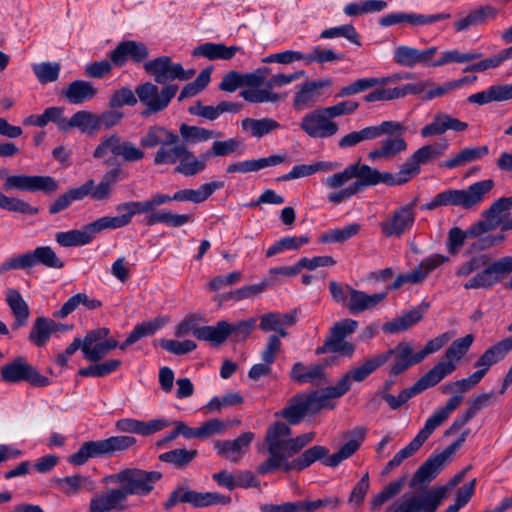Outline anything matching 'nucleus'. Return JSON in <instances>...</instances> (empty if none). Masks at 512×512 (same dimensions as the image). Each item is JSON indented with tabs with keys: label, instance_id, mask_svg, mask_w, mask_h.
Here are the masks:
<instances>
[{
	"label": "nucleus",
	"instance_id": "f257e3e1",
	"mask_svg": "<svg viewBox=\"0 0 512 512\" xmlns=\"http://www.w3.org/2000/svg\"><path fill=\"white\" fill-rule=\"evenodd\" d=\"M290 435L291 429L284 422L277 421L268 427L264 445L269 457L258 465L259 474L266 475L277 470L303 471L317 460L328 456L329 450L326 447L315 445L304 450L293 460H289L314 440L315 432L304 433L294 438H289Z\"/></svg>",
	"mask_w": 512,
	"mask_h": 512
},
{
	"label": "nucleus",
	"instance_id": "f03ea898",
	"mask_svg": "<svg viewBox=\"0 0 512 512\" xmlns=\"http://www.w3.org/2000/svg\"><path fill=\"white\" fill-rule=\"evenodd\" d=\"M378 177L379 171L369 165H360L359 162L348 165L343 171L327 177L323 184L330 189H338L352 178H356V180L339 191L330 193L328 201L333 204H340L365 188L377 185Z\"/></svg>",
	"mask_w": 512,
	"mask_h": 512
},
{
	"label": "nucleus",
	"instance_id": "7ed1b4c3",
	"mask_svg": "<svg viewBox=\"0 0 512 512\" xmlns=\"http://www.w3.org/2000/svg\"><path fill=\"white\" fill-rule=\"evenodd\" d=\"M391 358L392 362L388 366L390 376L400 375L411 366L420 363L416 361L417 356L413 354L412 346L407 342H400L394 348L372 355L366 358L360 365L354 366L357 378H360L363 382Z\"/></svg>",
	"mask_w": 512,
	"mask_h": 512
},
{
	"label": "nucleus",
	"instance_id": "20e7f679",
	"mask_svg": "<svg viewBox=\"0 0 512 512\" xmlns=\"http://www.w3.org/2000/svg\"><path fill=\"white\" fill-rule=\"evenodd\" d=\"M494 186L492 179H485L471 184L466 189H448L423 204L421 209L431 211L441 206H456L470 210L481 204Z\"/></svg>",
	"mask_w": 512,
	"mask_h": 512
},
{
	"label": "nucleus",
	"instance_id": "39448f33",
	"mask_svg": "<svg viewBox=\"0 0 512 512\" xmlns=\"http://www.w3.org/2000/svg\"><path fill=\"white\" fill-rule=\"evenodd\" d=\"M448 491V487L438 486L427 491L405 494L387 512H436Z\"/></svg>",
	"mask_w": 512,
	"mask_h": 512
},
{
	"label": "nucleus",
	"instance_id": "423d86ee",
	"mask_svg": "<svg viewBox=\"0 0 512 512\" xmlns=\"http://www.w3.org/2000/svg\"><path fill=\"white\" fill-rule=\"evenodd\" d=\"M161 478L162 474L158 471L129 468L110 475L107 479L113 483L122 484L121 488L128 497L129 495H148L154 489V484Z\"/></svg>",
	"mask_w": 512,
	"mask_h": 512
},
{
	"label": "nucleus",
	"instance_id": "0eeeda50",
	"mask_svg": "<svg viewBox=\"0 0 512 512\" xmlns=\"http://www.w3.org/2000/svg\"><path fill=\"white\" fill-rule=\"evenodd\" d=\"M177 91L178 86L173 84L166 85L162 89L151 82L138 85L135 94L141 104L145 106L142 116L147 117L166 109Z\"/></svg>",
	"mask_w": 512,
	"mask_h": 512
},
{
	"label": "nucleus",
	"instance_id": "6e6552de",
	"mask_svg": "<svg viewBox=\"0 0 512 512\" xmlns=\"http://www.w3.org/2000/svg\"><path fill=\"white\" fill-rule=\"evenodd\" d=\"M470 434V429L464 430L460 437L447 446L441 453L429 457L414 473L410 486L431 482L443 469L445 462L461 447Z\"/></svg>",
	"mask_w": 512,
	"mask_h": 512
},
{
	"label": "nucleus",
	"instance_id": "1a4fd4ad",
	"mask_svg": "<svg viewBox=\"0 0 512 512\" xmlns=\"http://www.w3.org/2000/svg\"><path fill=\"white\" fill-rule=\"evenodd\" d=\"M474 341V336L468 334L452 342L447 348L442 360H440L426 375H431L435 385L440 383L446 376L450 375L457 368V363L470 349Z\"/></svg>",
	"mask_w": 512,
	"mask_h": 512
},
{
	"label": "nucleus",
	"instance_id": "9d476101",
	"mask_svg": "<svg viewBox=\"0 0 512 512\" xmlns=\"http://www.w3.org/2000/svg\"><path fill=\"white\" fill-rule=\"evenodd\" d=\"M144 69L158 84H166L176 79L186 81L195 75L194 69L185 70L180 63H173L168 56L145 62Z\"/></svg>",
	"mask_w": 512,
	"mask_h": 512
},
{
	"label": "nucleus",
	"instance_id": "9b49d317",
	"mask_svg": "<svg viewBox=\"0 0 512 512\" xmlns=\"http://www.w3.org/2000/svg\"><path fill=\"white\" fill-rule=\"evenodd\" d=\"M415 215L414 203L403 205L395 209L380 223V230L385 237L399 238L412 229Z\"/></svg>",
	"mask_w": 512,
	"mask_h": 512
},
{
	"label": "nucleus",
	"instance_id": "f8f14e48",
	"mask_svg": "<svg viewBox=\"0 0 512 512\" xmlns=\"http://www.w3.org/2000/svg\"><path fill=\"white\" fill-rule=\"evenodd\" d=\"M2 379L13 383L26 381L36 387L49 385L48 378L41 375L32 365L21 357L2 368Z\"/></svg>",
	"mask_w": 512,
	"mask_h": 512
},
{
	"label": "nucleus",
	"instance_id": "ddd939ff",
	"mask_svg": "<svg viewBox=\"0 0 512 512\" xmlns=\"http://www.w3.org/2000/svg\"><path fill=\"white\" fill-rule=\"evenodd\" d=\"M300 128L312 138L332 137L339 130L338 124L331 120L325 108L306 114L301 120Z\"/></svg>",
	"mask_w": 512,
	"mask_h": 512
},
{
	"label": "nucleus",
	"instance_id": "4468645a",
	"mask_svg": "<svg viewBox=\"0 0 512 512\" xmlns=\"http://www.w3.org/2000/svg\"><path fill=\"white\" fill-rule=\"evenodd\" d=\"M358 326L356 320L347 318L336 322L330 329V335L327 339V346H330L331 353H339L342 356L351 358L356 350V346L346 341L345 338L352 334Z\"/></svg>",
	"mask_w": 512,
	"mask_h": 512
},
{
	"label": "nucleus",
	"instance_id": "2eb2a0df",
	"mask_svg": "<svg viewBox=\"0 0 512 512\" xmlns=\"http://www.w3.org/2000/svg\"><path fill=\"white\" fill-rule=\"evenodd\" d=\"M448 261V257L440 254H434L421 261V263L412 271L399 274L394 282L387 286V290H398L405 284H417L422 282L428 274L434 269Z\"/></svg>",
	"mask_w": 512,
	"mask_h": 512
},
{
	"label": "nucleus",
	"instance_id": "dca6fc26",
	"mask_svg": "<svg viewBox=\"0 0 512 512\" xmlns=\"http://www.w3.org/2000/svg\"><path fill=\"white\" fill-rule=\"evenodd\" d=\"M509 260H505V258H501L487 267H485L481 272L474 275L470 278L465 284V289H489L498 282L501 281L502 277L509 272L510 267L507 263Z\"/></svg>",
	"mask_w": 512,
	"mask_h": 512
},
{
	"label": "nucleus",
	"instance_id": "f3484780",
	"mask_svg": "<svg viewBox=\"0 0 512 512\" xmlns=\"http://www.w3.org/2000/svg\"><path fill=\"white\" fill-rule=\"evenodd\" d=\"M331 85V79L311 80L302 83L293 97V108L303 111L315 106L322 98L321 90Z\"/></svg>",
	"mask_w": 512,
	"mask_h": 512
},
{
	"label": "nucleus",
	"instance_id": "a211bd4d",
	"mask_svg": "<svg viewBox=\"0 0 512 512\" xmlns=\"http://www.w3.org/2000/svg\"><path fill=\"white\" fill-rule=\"evenodd\" d=\"M448 147L449 144L447 142H434L420 147L411 154L404 164L409 170L412 178L420 173L421 165H426L439 159L446 153Z\"/></svg>",
	"mask_w": 512,
	"mask_h": 512
},
{
	"label": "nucleus",
	"instance_id": "6ab92c4d",
	"mask_svg": "<svg viewBox=\"0 0 512 512\" xmlns=\"http://www.w3.org/2000/svg\"><path fill=\"white\" fill-rule=\"evenodd\" d=\"M462 395L452 396L446 405L439 410L435 411L425 422L424 427L418 432L414 439L422 446L431 434L440 427L449 416L459 407L462 403Z\"/></svg>",
	"mask_w": 512,
	"mask_h": 512
},
{
	"label": "nucleus",
	"instance_id": "aec40b11",
	"mask_svg": "<svg viewBox=\"0 0 512 512\" xmlns=\"http://www.w3.org/2000/svg\"><path fill=\"white\" fill-rule=\"evenodd\" d=\"M462 395L452 396L446 405L439 410L435 411L425 422L424 427L418 432L414 439L422 446L431 434L440 427L449 416L459 407L462 403Z\"/></svg>",
	"mask_w": 512,
	"mask_h": 512
},
{
	"label": "nucleus",
	"instance_id": "412c9836",
	"mask_svg": "<svg viewBox=\"0 0 512 512\" xmlns=\"http://www.w3.org/2000/svg\"><path fill=\"white\" fill-rule=\"evenodd\" d=\"M352 382H362L360 378H357V372L354 366L346 372L334 386L322 390H315L313 394L316 396L323 409L332 410L335 405L331 400L346 394L350 390Z\"/></svg>",
	"mask_w": 512,
	"mask_h": 512
},
{
	"label": "nucleus",
	"instance_id": "4be33fe9",
	"mask_svg": "<svg viewBox=\"0 0 512 512\" xmlns=\"http://www.w3.org/2000/svg\"><path fill=\"white\" fill-rule=\"evenodd\" d=\"M254 439V433L245 432L234 440H217L214 442V449L222 458L231 463H238L247 452Z\"/></svg>",
	"mask_w": 512,
	"mask_h": 512
},
{
	"label": "nucleus",
	"instance_id": "5701e85b",
	"mask_svg": "<svg viewBox=\"0 0 512 512\" xmlns=\"http://www.w3.org/2000/svg\"><path fill=\"white\" fill-rule=\"evenodd\" d=\"M127 496L122 488H109L101 494L90 499L87 512H110L113 510H124L126 508Z\"/></svg>",
	"mask_w": 512,
	"mask_h": 512
},
{
	"label": "nucleus",
	"instance_id": "b1692460",
	"mask_svg": "<svg viewBox=\"0 0 512 512\" xmlns=\"http://www.w3.org/2000/svg\"><path fill=\"white\" fill-rule=\"evenodd\" d=\"M468 128V124L464 121L454 118L445 112H437L431 123L425 125L420 134L423 138L440 136L448 130L455 132H463Z\"/></svg>",
	"mask_w": 512,
	"mask_h": 512
},
{
	"label": "nucleus",
	"instance_id": "393cba45",
	"mask_svg": "<svg viewBox=\"0 0 512 512\" xmlns=\"http://www.w3.org/2000/svg\"><path fill=\"white\" fill-rule=\"evenodd\" d=\"M438 52L437 47L419 50L409 46H399L395 49L394 60L397 64L412 68L418 64L432 66V58Z\"/></svg>",
	"mask_w": 512,
	"mask_h": 512
},
{
	"label": "nucleus",
	"instance_id": "a878e982",
	"mask_svg": "<svg viewBox=\"0 0 512 512\" xmlns=\"http://www.w3.org/2000/svg\"><path fill=\"white\" fill-rule=\"evenodd\" d=\"M149 56V51L144 43L136 41H123L110 53L111 62L121 67L130 58L136 63L142 62Z\"/></svg>",
	"mask_w": 512,
	"mask_h": 512
},
{
	"label": "nucleus",
	"instance_id": "bb28decb",
	"mask_svg": "<svg viewBox=\"0 0 512 512\" xmlns=\"http://www.w3.org/2000/svg\"><path fill=\"white\" fill-rule=\"evenodd\" d=\"M511 209L512 198L502 197L495 201L489 209L484 212L486 220L478 222L484 224V234L494 230L498 226L502 227Z\"/></svg>",
	"mask_w": 512,
	"mask_h": 512
},
{
	"label": "nucleus",
	"instance_id": "cd10ccee",
	"mask_svg": "<svg viewBox=\"0 0 512 512\" xmlns=\"http://www.w3.org/2000/svg\"><path fill=\"white\" fill-rule=\"evenodd\" d=\"M5 300L14 317L11 329L18 330L26 326L30 317V309L20 292L17 289H7Z\"/></svg>",
	"mask_w": 512,
	"mask_h": 512
},
{
	"label": "nucleus",
	"instance_id": "c85d7f7f",
	"mask_svg": "<svg viewBox=\"0 0 512 512\" xmlns=\"http://www.w3.org/2000/svg\"><path fill=\"white\" fill-rule=\"evenodd\" d=\"M431 375L424 374L420 377L411 387L402 390L398 396H393L389 393H385L383 395V399L388 403L391 409L396 410L400 408L404 403H406L413 396L422 393L426 389L430 387H434L435 381Z\"/></svg>",
	"mask_w": 512,
	"mask_h": 512
},
{
	"label": "nucleus",
	"instance_id": "c756f323",
	"mask_svg": "<svg viewBox=\"0 0 512 512\" xmlns=\"http://www.w3.org/2000/svg\"><path fill=\"white\" fill-rule=\"evenodd\" d=\"M387 291L367 294L361 290H351V297L348 300L346 307L351 314H359L366 310H371L378 306L387 298Z\"/></svg>",
	"mask_w": 512,
	"mask_h": 512
},
{
	"label": "nucleus",
	"instance_id": "7c9ffc66",
	"mask_svg": "<svg viewBox=\"0 0 512 512\" xmlns=\"http://www.w3.org/2000/svg\"><path fill=\"white\" fill-rule=\"evenodd\" d=\"M290 377L299 384L311 383L313 385H321L328 382L323 366H305L301 362H297L292 366Z\"/></svg>",
	"mask_w": 512,
	"mask_h": 512
},
{
	"label": "nucleus",
	"instance_id": "2f4dec72",
	"mask_svg": "<svg viewBox=\"0 0 512 512\" xmlns=\"http://www.w3.org/2000/svg\"><path fill=\"white\" fill-rule=\"evenodd\" d=\"M408 149V143L403 137H388L381 141L380 146L368 153V159L376 160H392L397 155Z\"/></svg>",
	"mask_w": 512,
	"mask_h": 512
},
{
	"label": "nucleus",
	"instance_id": "473e14b6",
	"mask_svg": "<svg viewBox=\"0 0 512 512\" xmlns=\"http://www.w3.org/2000/svg\"><path fill=\"white\" fill-rule=\"evenodd\" d=\"M242 51L239 46H226L223 43L206 42L193 50V56H201L210 61L230 60L236 53Z\"/></svg>",
	"mask_w": 512,
	"mask_h": 512
},
{
	"label": "nucleus",
	"instance_id": "72a5a7b5",
	"mask_svg": "<svg viewBox=\"0 0 512 512\" xmlns=\"http://www.w3.org/2000/svg\"><path fill=\"white\" fill-rule=\"evenodd\" d=\"M56 486L66 496H73L83 491H94L95 481L89 476L74 474L57 479Z\"/></svg>",
	"mask_w": 512,
	"mask_h": 512
},
{
	"label": "nucleus",
	"instance_id": "f704fd0d",
	"mask_svg": "<svg viewBox=\"0 0 512 512\" xmlns=\"http://www.w3.org/2000/svg\"><path fill=\"white\" fill-rule=\"evenodd\" d=\"M179 141L178 135L160 125L150 126L140 139L142 148H155L165 144H176Z\"/></svg>",
	"mask_w": 512,
	"mask_h": 512
},
{
	"label": "nucleus",
	"instance_id": "c9c22d12",
	"mask_svg": "<svg viewBox=\"0 0 512 512\" xmlns=\"http://www.w3.org/2000/svg\"><path fill=\"white\" fill-rule=\"evenodd\" d=\"M207 160L205 152L200 157H197L185 145L179 162L175 167V172L186 177L195 176L205 170Z\"/></svg>",
	"mask_w": 512,
	"mask_h": 512
},
{
	"label": "nucleus",
	"instance_id": "e433bc0d",
	"mask_svg": "<svg viewBox=\"0 0 512 512\" xmlns=\"http://www.w3.org/2000/svg\"><path fill=\"white\" fill-rule=\"evenodd\" d=\"M224 187L223 181H212L202 184L198 189H183L174 193V201L201 203L208 199L216 190Z\"/></svg>",
	"mask_w": 512,
	"mask_h": 512
},
{
	"label": "nucleus",
	"instance_id": "4c0bfd02",
	"mask_svg": "<svg viewBox=\"0 0 512 512\" xmlns=\"http://www.w3.org/2000/svg\"><path fill=\"white\" fill-rule=\"evenodd\" d=\"M97 93V89L92 83L84 80H75L68 84L61 91V95L71 104H82L92 99Z\"/></svg>",
	"mask_w": 512,
	"mask_h": 512
},
{
	"label": "nucleus",
	"instance_id": "58836bf2",
	"mask_svg": "<svg viewBox=\"0 0 512 512\" xmlns=\"http://www.w3.org/2000/svg\"><path fill=\"white\" fill-rule=\"evenodd\" d=\"M59 325L52 319L37 317L32 325L28 339L36 347H43L47 344L54 332H59Z\"/></svg>",
	"mask_w": 512,
	"mask_h": 512
},
{
	"label": "nucleus",
	"instance_id": "ea45409f",
	"mask_svg": "<svg viewBox=\"0 0 512 512\" xmlns=\"http://www.w3.org/2000/svg\"><path fill=\"white\" fill-rule=\"evenodd\" d=\"M489 153L487 145L477 147H466L460 150L453 157L440 163V167L446 169H455L460 166L475 162Z\"/></svg>",
	"mask_w": 512,
	"mask_h": 512
},
{
	"label": "nucleus",
	"instance_id": "a19ab883",
	"mask_svg": "<svg viewBox=\"0 0 512 512\" xmlns=\"http://www.w3.org/2000/svg\"><path fill=\"white\" fill-rule=\"evenodd\" d=\"M512 350V337L505 338L489 347L476 361L475 367L489 368L500 362Z\"/></svg>",
	"mask_w": 512,
	"mask_h": 512
},
{
	"label": "nucleus",
	"instance_id": "79ce46f5",
	"mask_svg": "<svg viewBox=\"0 0 512 512\" xmlns=\"http://www.w3.org/2000/svg\"><path fill=\"white\" fill-rule=\"evenodd\" d=\"M94 235L90 224L82 229H73L66 232H58L55 235L56 242L63 247L82 246L90 243Z\"/></svg>",
	"mask_w": 512,
	"mask_h": 512
},
{
	"label": "nucleus",
	"instance_id": "37998d69",
	"mask_svg": "<svg viewBox=\"0 0 512 512\" xmlns=\"http://www.w3.org/2000/svg\"><path fill=\"white\" fill-rule=\"evenodd\" d=\"M484 224L475 223L466 231L461 230L459 227H453L448 233V251L456 253L460 247L463 246L467 238L479 237L484 234Z\"/></svg>",
	"mask_w": 512,
	"mask_h": 512
},
{
	"label": "nucleus",
	"instance_id": "c03bdc74",
	"mask_svg": "<svg viewBox=\"0 0 512 512\" xmlns=\"http://www.w3.org/2000/svg\"><path fill=\"white\" fill-rule=\"evenodd\" d=\"M336 167H337V164L332 163V162H326V161H319V162H316V163H313L310 165H305V164L296 165L292 168V170L290 172L282 175L277 180L278 181H290V180L313 175L319 171H324V172L333 171L334 169H336Z\"/></svg>",
	"mask_w": 512,
	"mask_h": 512
},
{
	"label": "nucleus",
	"instance_id": "a18cd8bd",
	"mask_svg": "<svg viewBox=\"0 0 512 512\" xmlns=\"http://www.w3.org/2000/svg\"><path fill=\"white\" fill-rule=\"evenodd\" d=\"M77 128L82 133H93L99 130L98 116L89 111H78L66 123V132Z\"/></svg>",
	"mask_w": 512,
	"mask_h": 512
},
{
	"label": "nucleus",
	"instance_id": "49530a36",
	"mask_svg": "<svg viewBox=\"0 0 512 512\" xmlns=\"http://www.w3.org/2000/svg\"><path fill=\"white\" fill-rule=\"evenodd\" d=\"M229 336L230 329L227 321H219L215 326H201V330H197L195 333L198 340L208 341L215 345L222 344Z\"/></svg>",
	"mask_w": 512,
	"mask_h": 512
},
{
	"label": "nucleus",
	"instance_id": "de8ad7c7",
	"mask_svg": "<svg viewBox=\"0 0 512 512\" xmlns=\"http://www.w3.org/2000/svg\"><path fill=\"white\" fill-rule=\"evenodd\" d=\"M101 456L113 455L126 451L136 445L137 440L133 436H112L107 439L97 440Z\"/></svg>",
	"mask_w": 512,
	"mask_h": 512
},
{
	"label": "nucleus",
	"instance_id": "09e8293b",
	"mask_svg": "<svg viewBox=\"0 0 512 512\" xmlns=\"http://www.w3.org/2000/svg\"><path fill=\"white\" fill-rule=\"evenodd\" d=\"M423 318V311L419 308H414L405 313L401 317L393 319L383 325L384 332L395 334L406 331Z\"/></svg>",
	"mask_w": 512,
	"mask_h": 512
},
{
	"label": "nucleus",
	"instance_id": "8fccbe9b",
	"mask_svg": "<svg viewBox=\"0 0 512 512\" xmlns=\"http://www.w3.org/2000/svg\"><path fill=\"white\" fill-rule=\"evenodd\" d=\"M190 221H192L190 214H176L170 210L155 212L145 218V223L148 226L163 223L171 227H181Z\"/></svg>",
	"mask_w": 512,
	"mask_h": 512
},
{
	"label": "nucleus",
	"instance_id": "3c124183",
	"mask_svg": "<svg viewBox=\"0 0 512 512\" xmlns=\"http://www.w3.org/2000/svg\"><path fill=\"white\" fill-rule=\"evenodd\" d=\"M306 415L304 403L299 393L291 397L288 404L282 410L275 413V417L285 419L290 425L299 424Z\"/></svg>",
	"mask_w": 512,
	"mask_h": 512
},
{
	"label": "nucleus",
	"instance_id": "603ef678",
	"mask_svg": "<svg viewBox=\"0 0 512 512\" xmlns=\"http://www.w3.org/2000/svg\"><path fill=\"white\" fill-rule=\"evenodd\" d=\"M241 127L243 131L249 132L251 136L261 138L278 129L280 124L272 118H245L241 121Z\"/></svg>",
	"mask_w": 512,
	"mask_h": 512
},
{
	"label": "nucleus",
	"instance_id": "864d4df0",
	"mask_svg": "<svg viewBox=\"0 0 512 512\" xmlns=\"http://www.w3.org/2000/svg\"><path fill=\"white\" fill-rule=\"evenodd\" d=\"M240 96L250 103H277L283 101L286 97V93L273 92L266 85L265 88L260 89H245L240 92Z\"/></svg>",
	"mask_w": 512,
	"mask_h": 512
},
{
	"label": "nucleus",
	"instance_id": "5fc2aeb1",
	"mask_svg": "<svg viewBox=\"0 0 512 512\" xmlns=\"http://www.w3.org/2000/svg\"><path fill=\"white\" fill-rule=\"evenodd\" d=\"M185 144H165L155 152L153 163L159 165H177Z\"/></svg>",
	"mask_w": 512,
	"mask_h": 512
},
{
	"label": "nucleus",
	"instance_id": "6e6d98bb",
	"mask_svg": "<svg viewBox=\"0 0 512 512\" xmlns=\"http://www.w3.org/2000/svg\"><path fill=\"white\" fill-rule=\"evenodd\" d=\"M179 131L183 140L189 144L204 142L221 136L219 132L187 124H182Z\"/></svg>",
	"mask_w": 512,
	"mask_h": 512
},
{
	"label": "nucleus",
	"instance_id": "4d7b16f0",
	"mask_svg": "<svg viewBox=\"0 0 512 512\" xmlns=\"http://www.w3.org/2000/svg\"><path fill=\"white\" fill-rule=\"evenodd\" d=\"M33 258V267L42 264L48 268L62 269L64 262L56 255L50 246H40L30 252Z\"/></svg>",
	"mask_w": 512,
	"mask_h": 512
},
{
	"label": "nucleus",
	"instance_id": "13d9d810",
	"mask_svg": "<svg viewBox=\"0 0 512 512\" xmlns=\"http://www.w3.org/2000/svg\"><path fill=\"white\" fill-rule=\"evenodd\" d=\"M78 190L83 192L82 199L89 196L95 201L108 200L112 192V188L103 179L97 185L93 179H89Z\"/></svg>",
	"mask_w": 512,
	"mask_h": 512
},
{
	"label": "nucleus",
	"instance_id": "bf43d9fd",
	"mask_svg": "<svg viewBox=\"0 0 512 512\" xmlns=\"http://www.w3.org/2000/svg\"><path fill=\"white\" fill-rule=\"evenodd\" d=\"M197 456V450H187L185 448L173 449L159 455L162 462L170 463L176 468H185Z\"/></svg>",
	"mask_w": 512,
	"mask_h": 512
},
{
	"label": "nucleus",
	"instance_id": "052dcab7",
	"mask_svg": "<svg viewBox=\"0 0 512 512\" xmlns=\"http://www.w3.org/2000/svg\"><path fill=\"white\" fill-rule=\"evenodd\" d=\"M375 140L372 126H366L360 130L351 131L342 136L338 141L340 149H348L359 145L364 141Z\"/></svg>",
	"mask_w": 512,
	"mask_h": 512
},
{
	"label": "nucleus",
	"instance_id": "680f3d73",
	"mask_svg": "<svg viewBox=\"0 0 512 512\" xmlns=\"http://www.w3.org/2000/svg\"><path fill=\"white\" fill-rule=\"evenodd\" d=\"M361 229V225L358 223H351L340 229H332L326 231L321 235L320 241L322 243H337L344 242L353 236L357 235Z\"/></svg>",
	"mask_w": 512,
	"mask_h": 512
},
{
	"label": "nucleus",
	"instance_id": "e2e57ef3",
	"mask_svg": "<svg viewBox=\"0 0 512 512\" xmlns=\"http://www.w3.org/2000/svg\"><path fill=\"white\" fill-rule=\"evenodd\" d=\"M231 498L219 493L212 492H196L191 490L189 504L194 507H207L215 504H228Z\"/></svg>",
	"mask_w": 512,
	"mask_h": 512
},
{
	"label": "nucleus",
	"instance_id": "0e129e2a",
	"mask_svg": "<svg viewBox=\"0 0 512 512\" xmlns=\"http://www.w3.org/2000/svg\"><path fill=\"white\" fill-rule=\"evenodd\" d=\"M241 147V142L237 138H229L224 141L213 142L211 148L205 152L208 160L211 157H224L234 154Z\"/></svg>",
	"mask_w": 512,
	"mask_h": 512
},
{
	"label": "nucleus",
	"instance_id": "69168bd1",
	"mask_svg": "<svg viewBox=\"0 0 512 512\" xmlns=\"http://www.w3.org/2000/svg\"><path fill=\"white\" fill-rule=\"evenodd\" d=\"M119 216H104L101 217L91 223L90 227L92 229L93 235L95 236L97 233L105 230V229H118L130 224L128 221V217H126L124 212H120Z\"/></svg>",
	"mask_w": 512,
	"mask_h": 512
},
{
	"label": "nucleus",
	"instance_id": "338daca9",
	"mask_svg": "<svg viewBox=\"0 0 512 512\" xmlns=\"http://www.w3.org/2000/svg\"><path fill=\"white\" fill-rule=\"evenodd\" d=\"M101 457L98 441H88L81 445L77 452L69 457V462L73 465H83L90 458Z\"/></svg>",
	"mask_w": 512,
	"mask_h": 512
},
{
	"label": "nucleus",
	"instance_id": "774afa93",
	"mask_svg": "<svg viewBox=\"0 0 512 512\" xmlns=\"http://www.w3.org/2000/svg\"><path fill=\"white\" fill-rule=\"evenodd\" d=\"M59 189V182L48 175L30 176V192H42L52 195Z\"/></svg>",
	"mask_w": 512,
	"mask_h": 512
}]
</instances>
